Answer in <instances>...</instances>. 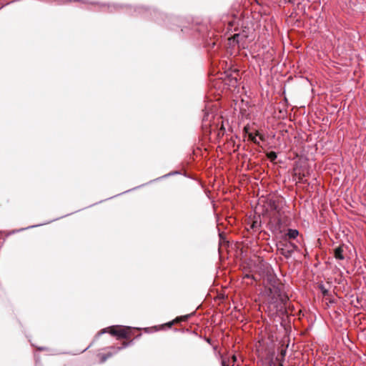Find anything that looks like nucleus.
Here are the masks:
<instances>
[{
	"label": "nucleus",
	"mask_w": 366,
	"mask_h": 366,
	"mask_svg": "<svg viewBox=\"0 0 366 366\" xmlns=\"http://www.w3.org/2000/svg\"><path fill=\"white\" fill-rule=\"evenodd\" d=\"M282 287L281 285L266 290L269 307L276 313L284 312L285 305L289 300L287 295L282 291Z\"/></svg>",
	"instance_id": "nucleus-1"
},
{
	"label": "nucleus",
	"mask_w": 366,
	"mask_h": 366,
	"mask_svg": "<svg viewBox=\"0 0 366 366\" xmlns=\"http://www.w3.org/2000/svg\"><path fill=\"white\" fill-rule=\"evenodd\" d=\"M269 206L272 211L275 212V214L270 217L268 227L274 234L282 233L285 224V212L275 200L270 199Z\"/></svg>",
	"instance_id": "nucleus-2"
},
{
	"label": "nucleus",
	"mask_w": 366,
	"mask_h": 366,
	"mask_svg": "<svg viewBox=\"0 0 366 366\" xmlns=\"http://www.w3.org/2000/svg\"><path fill=\"white\" fill-rule=\"evenodd\" d=\"M134 329L130 327H122L116 325V351L125 348L132 343V340L127 341V340L131 337L132 332Z\"/></svg>",
	"instance_id": "nucleus-3"
},
{
	"label": "nucleus",
	"mask_w": 366,
	"mask_h": 366,
	"mask_svg": "<svg viewBox=\"0 0 366 366\" xmlns=\"http://www.w3.org/2000/svg\"><path fill=\"white\" fill-rule=\"evenodd\" d=\"M104 334H109L111 337H114V325H110L109 327H105L99 330L94 337L92 342L84 350L79 351L78 353H72L71 355H76L84 352L89 347H91L97 340L98 339Z\"/></svg>",
	"instance_id": "nucleus-4"
},
{
	"label": "nucleus",
	"mask_w": 366,
	"mask_h": 366,
	"mask_svg": "<svg viewBox=\"0 0 366 366\" xmlns=\"http://www.w3.org/2000/svg\"><path fill=\"white\" fill-rule=\"evenodd\" d=\"M264 282L267 284V289L282 285L276 275L271 271H267Z\"/></svg>",
	"instance_id": "nucleus-5"
},
{
	"label": "nucleus",
	"mask_w": 366,
	"mask_h": 366,
	"mask_svg": "<svg viewBox=\"0 0 366 366\" xmlns=\"http://www.w3.org/2000/svg\"><path fill=\"white\" fill-rule=\"evenodd\" d=\"M69 216V214H64L63 216H61L59 217H56L55 219H51L46 222H44V223H41V224H35V225H31V226H29V227H26L25 228H21V229H15V230H13L11 234H14L16 232H21V231H24V230H26V229H31V228H34V227H40V226H42V225H44V224H49V223H51L53 222H55L58 219H60L61 218H64V217H66Z\"/></svg>",
	"instance_id": "nucleus-6"
},
{
	"label": "nucleus",
	"mask_w": 366,
	"mask_h": 366,
	"mask_svg": "<svg viewBox=\"0 0 366 366\" xmlns=\"http://www.w3.org/2000/svg\"><path fill=\"white\" fill-rule=\"evenodd\" d=\"M346 249V246L345 244H341L337 247L334 249V257L337 260H344L345 259L344 252Z\"/></svg>",
	"instance_id": "nucleus-7"
},
{
	"label": "nucleus",
	"mask_w": 366,
	"mask_h": 366,
	"mask_svg": "<svg viewBox=\"0 0 366 366\" xmlns=\"http://www.w3.org/2000/svg\"><path fill=\"white\" fill-rule=\"evenodd\" d=\"M299 235H300V232L297 229L289 228L286 230V232L285 233L284 239L285 240L286 239L295 240V239H297Z\"/></svg>",
	"instance_id": "nucleus-8"
},
{
	"label": "nucleus",
	"mask_w": 366,
	"mask_h": 366,
	"mask_svg": "<svg viewBox=\"0 0 366 366\" xmlns=\"http://www.w3.org/2000/svg\"><path fill=\"white\" fill-rule=\"evenodd\" d=\"M238 76V71L236 70L234 71V74H227V84L232 87H236L237 86Z\"/></svg>",
	"instance_id": "nucleus-9"
},
{
	"label": "nucleus",
	"mask_w": 366,
	"mask_h": 366,
	"mask_svg": "<svg viewBox=\"0 0 366 366\" xmlns=\"http://www.w3.org/2000/svg\"><path fill=\"white\" fill-rule=\"evenodd\" d=\"M244 131L248 135V139L249 141L252 142L254 144L257 145H259V142L257 139V136H259V139L261 140H264V137L259 135V132H257L256 134H253L252 132H249L247 127H244Z\"/></svg>",
	"instance_id": "nucleus-10"
},
{
	"label": "nucleus",
	"mask_w": 366,
	"mask_h": 366,
	"mask_svg": "<svg viewBox=\"0 0 366 366\" xmlns=\"http://www.w3.org/2000/svg\"><path fill=\"white\" fill-rule=\"evenodd\" d=\"M136 11L139 12V14H147L149 13L150 15H153L154 16H157L159 15H161L159 11H156L155 9L151 10L150 9L146 8L144 6H138L136 9Z\"/></svg>",
	"instance_id": "nucleus-11"
},
{
	"label": "nucleus",
	"mask_w": 366,
	"mask_h": 366,
	"mask_svg": "<svg viewBox=\"0 0 366 366\" xmlns=\"http://www.w3.org/2000/svg\"><path fill=\"white\" fill-rule=\"evenodd\" d=\"M112 352H108L107 353L99 352L97 354V357L99 358V363L102 364L105 362L109 357H112Z\"/></svg>",
	"instance_id": "nucleus-12"
},
{
	"label": "nucleus",
	"mask_w": 366,
	"mask_h": 366,
	"mask_svg": "<svg viewBox=\"0 0 366 366\" xmlns=\"http://www.w3.org/2000/svg\"><path fill=\"white\" fill-rule=\"evenodd\" d=\"M280 253L286 258H289L292 256L293 250H291L290 249H281Z\"/></svg>",
	"instance_id": "nucleus-13"
},
{
	"label": "nucleus",
	"mask_w": 366,
	"mask_h": 366,
	"mask_svg": "<svg viewBox=\"0 0 366 366\" xmlns=\"http://www.w3.org/2000/svg\"><path fill=\"white\" fill-rule=\"evenodd\" d=\"M267 157L271 162H274L277 158V154L275 152L272 151L267 154Z\"/></svg>",
	"instance_id": "nucleus-14"
},
{
	"label": "nucleus",
	"mask_w": 366,
	"mask_h": 366,
	"mask_svg": "<svg viewBox=\"0 0 366 366\" xmlns=\"http://www.w3.org/2000/svg\"><path fill=\"white\" fill-rule=\"evenodd\" d=\"M261 224H260V221H258L257 219H255L252 222L250 227L251 229H254V230H257L259 229Z\"/></svg>",
	"instance_id": "nucleus-15"
},
{
	"label": "nucleus",
	"mask_w": 366,
	"mask_h": 366,
	"mask_svg": "<svg viewBox=\"0 0 366 366\" xmlns=\"http://www.w3.org/2000/svg\"><path fill=\"white\" fill-rule=\"evenodd\" d=\"M319 288H320V291L322 292V295H323L324 296H326V295H328L329 291H328V290H327V289L325 287V286H324L323 285H320L319 286Z\"/></svg>",
	"instance_id": "nucleus-16"
},
{
	"label": "nucleus",
	"mask_w": 366,
	"mask_h": 366,
	"mask_svg": "<svg viewBox=\"0 0 366 366\" xmlns=\"http://www.w3.org/2000/svg\"><path fill=\"white\" fill-rule=\"evenodd\" d=\"M240 34H237L233 36V41L236 42L238 45H240Z\"/></svg>",
	"instance_id": "nucleus-17"
},
{
	"label": "nucleus",
	"mask_w": 366,
	"mask_h": 366,
	"mask_svg": "<svg viewBox=\"0 0 366 366\" xmlns=\"http://www.w3.org/2000/svg\"><path fill=\"white\" fill-rule=\"evenodd\" d=\"M192 314H190V315H184V316H181L179 317H177V320H183V321H186L188 320V318L192 315Z\"/></svg>",
	"instance_id": "nucleus-18"
},
{
	"label": "nucleus",
	"mask_w": 366,
	"mask_h": 366,
	"mask_svg": "<svg viewBox=\"0 0 366 366\" xmlns=\"http://www.w3.org/2000/svg\"><path fill=\"white\" fill-rule=\"evenodd\" d=\"M290 247H291L290 249L293 250V252L298 250V247L295 243L290 242Z\"/></svg>",
	"instance_id": "nucleus-19"
},
{
	"label": "nucleus",
	"mask_w": 366,
	"mask_h": 366,
	"mask_svg": "<svg viewBox=\"0 0 366 366\" xmlns=\"http://www.w3.org/2000/svg\"><path fill=\"white\" fill-rule=\"evenodd\" d=\"M305 177L304 174L299 173L298 174V179L300 182H303V178Z\"/></svg>",
	"instance_id": "nucleus-20"
},
{
	"label": "nucleus",
	"mask_w": 366,
	"mask_h": 366,
	"mask_svg": "<svg viewBox=\"0 0 366 366\" xmlns=\"http://www.w3.org/2000/svg\"><path fill=\"white\" fill-rule=\"evenodd\" d=\"M209 114L205 113V114H204V117H203V119H202V121H203V122H206V121H207V120H208V118H209Z\"/></svg>",
	"instance_id": "nucleus-21"
},
{
	"label": "nucleus",
	"mask_w": 366,
	"mask_h": 366,
	"mask_svg": "<svg viewBox=\"0 0 366 366\" xmlns=\"http://www.w3.org/2000/svg\"><path fill=\"white\" fill-rule=\"evenodd\" d=\"M222 366H229V364L227 363L226 360L223 359L222 360Z\"/></svg>",
	"instance_id": "nucleus-22"
},
{
	"label": "nucleus",
	"mask_w": 366,
	"mask_h": 366,
	"mask_svg": "<svg viewBox=\"0 0 366 366\" xmlns=\"http://www.w3.org/2000/svg\"><path fill=\"white\" fill-rule=\"evenodd\" d=\"M177 26L181 27V31H182V32H186V31H187V27H185V26H180V25H177Z\"/></svg>",
	"instance_id": "nucleus-23"
},
{
	"label": "nucleus",
	"mask_w": 366,
	"mask_h": 366,
	"mask_svg": "<svg viewBox=\"0 0 366 366\" xmlns=\"http://www.w3.org/2000/svg\"><path fill=\"white\" fill-rule=\"evenodd\" d=\"M244 278H252V279L256 280L254 277L253 275H250V274H245Z\"/></svg>",
	"instance_id": "nucleus-24"
},
{
	"label": "nucleus",
	"mask_w": 366,
	"mask_h": 366,
	"mask_svg": "<svg viewBox=\"0 0 366 366\" xmlns=\"http://www.w3.org/2000/svg\"><path fill=\"white\" fill-rule=\"evenodd\" d=\"M104 200H101V201H99V202H96V203H94V204H90L89 206H88V207H93V206H94V205H96V204H99V203H101V202H104Z\"/></svg>",
	"instance_id": "nucleus-25"
},
{
	"label": "nucleus",
	"mask_w": 366,
	"mask_h": 366,
	"mask_svg": "<svg viewBox=\"0 0 366 366\" xmlns=\"http://www.w3.org/2000/svg\"><path fill=\"white\" fill-rule=\"evenodd\" d=\"M38 350H39V351H45V350H47V348H46V347H38Z\"/></svg>",
	"instance_id": "nucleus-26"
},
{
	"label": "nucleus",
	"mask_w": 366,
	"mask_h": 366,
	"mask_svg": "<svg viewBox=\"0 0 366 366\" xmlns=\"http://www.w3.org/2000/svg\"><path fill=\"white\" fill-rule=\"evenodd\" d=\"M232 361H233V363H234L237 360V358H236V356L235 355H232Z\"/></svg>",
	"instance_id": "nucleus-27"
},
{
	"label": "nucleus",
	"mask_w": 366,
	"mask_h": 366,
	"mask_svg": "<svg viewBox=\"0 0 366 366\" xmlns=\"http://www.w3.org/2000/svg\"><path fill=\"white\" fill-rule=\"evenodd\" d=\"M81 210H84V208H81ZM79 211H81V209H79V210H77V211H75V212H73L69 213L68 214H69V215H71V214H74V213H75V212H79Z\"/></svg>",
	"instance_id": "nucleus-28"
},
{
	"label": "nucleus",
	"mask_w": 366,
	"mask_h": 366,
	"mask_svg": "<svg viewBox=\"0 0 366 366\" xmlns=\"http://www.w3.org/2000/svg\"><path fill=\"white\" fill-rule=\"evenodd\" d=\"M172 21H173L174 23H176V22L179 21V19H177V18H174V19H172Z\"/></svg>",
	"instance_id": "nucleus-29"
},
{
	"label": "nucleus",
	"mask_w": 366,
	"mask_h": 366,
	"mask_svg": "<svg viewBox=\"0 0 366 366\" xmlns=\"http://www.w3.org/2000/svg\"><path fill=\"white\" fill-rule=\"evenodd\" d=\"M61 354H71V353L69 352H61Z\"/></svg>",
	"instance_id": "nucleus-30"
},
{
	"label": "nucleus",
	"mask_w": 366,
	"mask_h": 366,
	"mask_svg": "<svg viewBox=\"0 0 366 366\" xmlns=\"http://www.w3.org/2000/svg\"><path fill=\"white\" fill-rule=\"evenodd\" d=\"M170 174H165L164 177H167V176H169Z\"/></svg>",
	"instance_id": "nucleus-31"
}]
</instances>
